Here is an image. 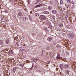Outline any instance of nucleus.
Masks as SVG:
<instances>
[{
    "label": "nucleus",
    "mask_w": 76,
    "mask_h": 76,
    "mask_svg": "<svg viewBox=\"0 0 76 76\" xmlns=\"http://www.w3.org/2000/svg\"><path fill=\"white\" fill-rule=\"evenodd\" d=\"M23 3L20 0H17V1H15V2L14 4V5H16L17 4L20 5V6H22Z\"/></svg>",
    "instance_id": "1"
},
{
    "label": "nucleus",
    "mask_w": 76,
    "mask_h": 76,
    "mask_svg": "<svg viewBox=\"0 0 76 76\" xmlns=\"http://www.w3.org/2000/svg\"><path fill=\"white\" fill-rule=\"evenodd\" d=\"M39 18L40 19L42 20H45L46 19L45 16L42 15L40 16Z\"/></svg>",
    "instance_id": "2"
},
{
    "label": "nucleus",
    "mask_w": 76,
    "mask_h": 76,
    "mask_svg": "<svg viewBox=\"0 0 76 76\" xmlns=\"http://www.w3.org/2000/svg\"><path fill=\"white\" fill-rule=\"evenodd\" d=\"M69 37L70 38H74L75 37V36L74 34L72 33H69Z\"/></svg>",
    "instance_id": "3"
},
{
    "label": "nucleus",
    "mask_w": 76,
    "mask_h": 76,
    "mask_svg": "<svg viewBox=\"0 0 76 76\" xmlns=\"http://www.w3.org/2000/svg\"><path fill=\"white\" fill-rule=\"evenodd\" d=\"M8 54L10 56L13 54V51L12 50L10 51L9 52H8Z\"/></svg>",
    "instance_id": "4"
},
{
    "label": "nucleus",
    "mask_w": 76,
    "mask_h": 76,
    "mask_svg": "<svg viewBox=\"0 0 76 76\" xmlns=\"http://www.w3.org/2000/svg\"><path fill=\"white\" fill-rule=\"evenodd\" d=\"M43 13L44 14H45V15H48L49 13H50V12L47 11H45L43 12Z\"/></svg>",
    "instance_id": "5"
},
{
    "label": "nucleus",
    "mask_w": 76,
    "mask_h": 76,
    "mask_svg": "<svg viewBox=\"0 0 76 76\" xmlns=\"http://www.w3.org/2000/svg\"><path fill=\"white\" fill-rule=\"evenodd\" d=\"M52 12L53 14H56L57 13V11L55 10H52Z\"/></svg>",
    "instance_id": "6"
},
{
    "label": "nucleus",
    "mask_w": 76,
    "mask_h": 76,
    "mask_svg": "<svg viewBox=\"0 0 76 76\" xmlns=\"http://www.w3.org/2000/svg\"><path fill=\"white\" fill-rule=\"evenodd\" d=\"M64 67L65 68H68L69 67V64H66L65 66H64Z\"/></svg>",
    "instance_id": "7"
},
{
    "label": "nucleus",
    "mask_w": 76,
    "mask_h": 76,
    "mask_svg": "<svg viewBox=\"0 0 76 76\" xmlns=\"http://www.w3.org/2000/svg\"><path fill=\"white\" fill-rule=\"evenodd\" d=\"M60 69H61V70H63V68H64L63 65V64H60Z\"/></svg>",
    "instance_id": "8"
},
{
    "label": "nucleus",
    "mask_w": 76,
    "mask_h": 76,
    "mask_svg": "<svg viewBox=\"0 0 76 76\" xmlns=\"http://www.w3.org/2000/svg\"><path fill=\"white\" fill-rule=\"evenodd\" d=\"M56 58L57 59H60V56L59 55V54H58L57 55V56L56 57Z\"/></svg>",
    "instance_id": "9"
},
{
    "label": "nucleus",
    "mask_w": 76,
    "mask_h": 76,
    "mask_svg": "<svg viewBox=\"0 0 76 76\" xmlns=\"http://www.w3.org/2000/svg\"><path fill=\"white\" fill-rule=\"evenodd\" d=\"M1 22H3L5 21V19L4 18V17H2L1 19Z\"/></svg>",
    "instance_id": "10"
},
{
    "label": "nucleus",
    "mask_w": 76,
    "mask_h": 76,
    "mask_svg": "<svg viewBox=\"0 0 76 76\" xmlns=\"http://www.w3.org/2000/svg\"><path fill=\"white\" fill-rule=\"evenodd\" d=\"M40 2H41V1H40V0H38L36 2V4H40Z\"/></svg>",
    "instance_id": "11"
},
{
    "label": "nucleus",
    "mask_w": 76,
    "mask_h": 76,
    "mask_svg": "<svg viewBox=\"0 0 76 76\" xmlns=\"http://www.w3.org/2000/svg\"><path fill=\"white\" fill-rule=\"evenodd\" d=\"M59 27H60V28H63V24H60L59 25Z\"/></svg>",
    "instance_id": "12"
},
{
    "label": "nucleus",
    "mask_w": 76,
    "mask_h": 76,
    "mask_svg": "<svg viewBox=\"0 0 76 76\" xmlns=\"http://www.w3.org/2000/svg\"><path fill=\"white\" fill-rule=\"evenodd\" d=\"M52 39V38L50 37H49L48 39V41H51Z\"/></svg>",
    "instance_id": "13"
},
{
    "label": "nucleus",
    "mask_w": 76,
    "mask_h": 76,
    "mask_svg": "<svg viewBox=\"0 0 76 76\" xmlns=\"http://www.w3.org/2000/svg\"><path fill=\"white\" fill-rule=\"evenodd\" d=\"M31 60L33 61H34V62H35V63H36V62L37 61V58L34 59H32Z\"/></svg>",
    "instance_id": "14"
},
{
    "label": "nucleus",
    "mask_w": 76,
    "mask_h": 76,
    "mask_svg": "<svg viewBox=\"0 0 76 76\" xmlns=\"http://www.w3.org/2000/svg\"><path fill=\"white\" fill-rule=\"evenodd\" d=\"M17 68L16 67H15L12 70V71L13 72H15V71H16V70Z\"/></svg>",
    "instance_id": "15"
},
{
    "label": "nucleus",
    "mask_w": 76,
    "mask_h": 76,
    "mask_svg": "<svg viewBox=\"0 0 76 76\" xmlns=\"http://www.w3.org/2000/svg\"><path fill=\"white\" fill-rule=\"evenodd\" d=\"M69 70H66L65 71V72L66 74H69Z\"/></svg>",
    "instance_id": "16"
},
{
    "label": "nucleus",
    "mask_w": 76,
    "mask_h": 76,
    "mask_svg": "<svg viewBox=\"0 0 76 76\" xmlns=\"http://www.w3.org/2000/svg\"><path fill=\"white\" fill-rule=\"evenodd\" d=\"M49 28H50V29H52V28H53V26H52L50 24L49 25Z\"/></svg>",
    "instance_id": "17"
},
{
    "label": "nucleus",
    "mask_w": 76,
    "mask_h": 76,
    "mask_svg": "<svg viewBox=\"0 0 76 76\" xmlns=\"http://www.w3.org/2000/svg\"><path fill=\"white\" fill-rule=\"evenodd\" d=\"M42 6V4H40V5H37L36 6V8H37V7H40V6Z\"/></svg>",
    "instance_id": "18"
},
{
    "label": "nucleus",
    "mask_w": 76,
    "mask_h": 76,
    "mask_svg": "<svg viewBox=\"0 0 76 76\" xmlns=\"http://www.w3.org/2000/svg\"><path fill=\"white\" fill-rule=\"evenodd\" d=\"M3 44V41L1 40H0V45H2Z\"/></svg>",
    "instance_id": "19"
},
{
    "label": "nucleus",
    "mask_w": 76,
    "mask_h": 76,
    "mask_svg": "<svg viewBox=\"0 0 76 76\" xmlns=\"http://www.w3.org/2000/svg\"><path fill=\"white\" fill-rule=\"evenodd\" d=\"M18 15L20 16H22V12H20L19 13Z\"/></svg>",
    "instance_id": "20"
},
{
    "label": "nucleus",
    "mask_w": 76,
    "mask_h": 76,
    "mask_svg": "<svg viewBox=\"0 0 76 76\" xmlns=\"http://www.w3.org/2000/svg\"><path fill=\"white\" fill-rule=\"evenodd\" d=\"M9 43V41L8 40H7L6 41V43L7 44H8Z\"/></svg>",
    "instance_id": "21"
},
{
    "label": "nucleus",
    "mask_w": 76,
    "mask_h": 76,
    "mask_svg": "<svg viewBox=\"0 0 76 76\" xmlns=\"http://www.w3.org/2000/svg\"><path fill=\"white\" fill-rule=\"evenodd\" d=\"M19 66H21V67L22 68H23V65H22V64H19Z\"/></svg>",
    "instance_id": "22"
},
{
    "label": "nucleus",
    "mask_w": 76,
    "mask_h": 76,
    "mask_svg": "<svg viewBox=\"0 0 76 76\" xmlns=\"http://www.w3.org/2000/svg\"><path fill=\"white\" fill-rule=\"evenodd\" d=\"M63 4V2L62 0H60V4Z\"/></svg>",
    "instance_id": "23"
},
{
    "label": "nucleus",
    "mask_w": 76,
    "mask_h": 76,
    "mask_svg": "<svg viewBox=\"0 0 76 76\" xmlns=\"http://www.w3.org/2000/svg\"><path fill=\"white\" fill-rule=\"evenodd\" d=\"M35 16H39V14L38 13H36L35 15Z\"/></svg>",
    "instance_id": "24"
},
{
    "label": "nucleus",
    "mask_w": 76,
    "mask_h": 76,
    "mask_svg": "<svg viewBox=\"0 0 76 76\" xmlns=\"http://www.w3.org/2000/svg\"><path fill=\"white\" fill-rule=\"evenodd\" d=\"M23 19L24 20H25L26 19V17H24L23 18Z\"/></svg>",
    "instance_id": "25"
},
{
    "label": "nucleus",
    "mask_w": 76,
    "mask_h": 76,
    "mask_svg": "<svg viewBox=\"0 0 76 76\" xmlns=\"http://www.w3.org/2000/svg\"><path fill=\"white\" fill-rule=\"evenodd\" d=\"M48 9L49 10H51V9H52V7H48Z\"/></svg>",
    "instance_id": "26"
},
{
    "label": "nucleus",
    "mask_w": 76,
    "mask_h": 76,
    "mask_svg": "<svg viewBox=\"0 0 76 76\" xmlns=\"http://www.w3.org/2000/svg\"><path fill=\"white\" fill-rule=\"evenodd\" d=\"M72 4H75V1H72V2H71Z\"/></svg>",
    "instance_id": "27"
},
{
    "label": "nucleus",
    "mask_w": 76,
    "mask_h": 76,
    "mask_svg": "<svg viewBox=\"0 0 76 76\" xmlns=\"http://www.w3.org/2000/svg\"><path fill=\"white\" fill-rule=\"evenodd\" d=\"M69 15V13H67L66 14V17L67 18L68 17V15Z\"/></svg>",
    "instance_id": "28"
},
{
    "label": "nucleus",
    "mask_w": 76,
    "mask_h": 76,
    "mask_svg": "<svg viewBox=\"0 0 76 76\" xmlns=\"http://www.w3.org/2000/svg\"><path fill=\"white\" fill-rule=\"evenodd\" d=\"M45 30L46 31H48V29L47 28H45Z\"/></svg>",
    "instance_id": "29"
},
{
    "label": "nucleus",
    "mask_w": 76,
    "mask_h": 76,
    "mask_svg": "<svg viewBox=\"0 0 76 76\" xmlns=\"http://www.w3.org/2000/svg\"><path fill=\"white\" fill-rule=\"evenodd\" d=\"M50 61H48L47 62V64H50Z\"/></svg>",
    "instance_id": "30"
},
{
    "label": "nucleus",
    "mask_w": 76,
    "mask_h": 76,
    "mask_svg": "<svg viewBox=\"0 0 76 76\" xmlns=\"http://www.w3.org/2000/svg\"><path fill=\"white\" fill-rule=\"evenodd\" d=\"M34 67L35 68H36V69H37V65H35Z\"/></svg>",
    "instance_id": "31"
},
{
    "label": "nucleus",
    "mask_w": 76,
    "mask_h": 76,
    "mask_svg": "<svg viewBox=\"0 0 76 76\" xmlns=\"http://www.w3.org/2000/svg\"><path fill=\"white\" fill-rule=\"evenodd\" d=\"M50 4H53V2L52 1H50Z\"/></svg>",
    "instance_id": "32"
},
{
    "label": "nucleus",
    "mask_w": 76,
    "mask_h": 76,
    "mask_svg": "<svg viewBox=\"0 0 76 76\" xmlns=\"http://www.w3.org/2000/svg\"><path fill=\"white\" fill-rule=\"evenodd\" d=\"M67 1L68 4L69 3H70V0H67Z\"/></svg>",
    "instance_id": "33"
},
{
    "label": "nucleus",
    "mask_w": 76,
    "mask_h": 76,
    "mask_svg": "<svg viewBox=\"0 0 76 76\" xmlns=\"http://www.w3.org/2000/svg\"><path fill=\"white\" fill-rule=\"evenodd\" d=\"M24 10H25L26 12H27V10L26 8L24 9Z\"/></svg>",
    "instance_id": "34"
},
{
    "label": "nucleus",
    "mask_w": 76,
    "mask_h": 76,
    "mask_svg": "<svg viewBox=\"0 0 76 76\" xmlns=\"http://www.w3.org/2000/svg\"><path fill=\"white\" fill-rule=\"evenodd\" d=\"M25 51V49H23L22 50V51Z\"/></svg>",
    "instance_id": "35"
},
{
    "label": "nucleus",
    "mask_w": 76,
    "mask_h": 76,
    "mask_svg": "<svg viewBox=\"0 0 76 76\" xmlns=\"http://www.w3.org/2000/svg\"><path fill=\"white\" fill-rule=\"evenodd\" d=\"M23 57H24V58H26V56L24 55L23 56Z\"/></svg>",
    "instance_id": "36"
},
{
    "label": "nucleus",
    "mask_w": 76,
    "mask_h": 76,
    "mask_svg": "<svg viewBox=\"0 0 76 76\" xmlns=\"http://www.w3.org/2000/svg\"><path fill=\"white\" fill-rule=\"evenodd\" d=\"M68 7H70V5L69 4Z\"/></svg>",
    "instance_id": "37"
},
{
    "label": "nucleus",
    "mask_w": 76,
    "mask_h": 76,
    "mask_svg": "<svg viewBox=\"0 0 76 76\" xmlns=\"http://www.w3.org/2000/svg\"><path fill=\"white\" fill-rule=\"evenodd\" d=\"M33 67H34V65H32V67H31L32 69V68H33Z\"/></svg>",
    "instance_id": "38"
},
{
    "label": "nucleus",
    "mask_w": 76,
    "mask_h": 76,
    "mask_svg": "<svg viewBox=\"0 0 76 76\" xmlns=\"http://www.w3.org/2000/svg\"><path fill=\"white\" fill-rule=\"evenodd\" d=\"M44 53V50H42V53Z\"/></svg>",
    "instance_id": "39"
},
{
    "label": "nucleus",
    "mask_w": 76,
    "mask_h": 76,
    "mask_svg": "<svg viewBox=\"0 0 76 76\" xmlns=\"http://www.w3.org/2000/svg\"><path fill=\"white\" fill-rule=\"evenodd\" d=\"M58 70V68H57V69H56V71Z\"/></svg>",
    "instance_id": "40"
},
{
    "label": "nucleus",
    "mask_w": 76,
    "mask_h": 76,
    "mask_svg": "<svg viewBox=\"0 0 76 76\" xmlns=\"http://www.w3.org/2000/svg\"><path fill=\"white\" fill-rule=\"evenodd\" d=\"M25 45H25V44L24 45H23V46H25Z\"/></svg>",
    "instance_id": "41"
},
{
    "label": "nucleus",
    "mask_w": 76,
    "mask_h": 76,
    "mask_svg": "<svg viewBox=\"0 0 76 76\" xmlns=\"http://www.w3.org/2000/svg\"><path fill=\"white\" fill-rule=\"evenodd\" d=\"M67 6V4H66V6Z\"/></svg>",
    "instance_id": "42"
},
{
    "label": "nucleus",
    "mask_w": 76,
    "mask_h": 76,
    "mask_svg": "<svg viewBox=\"0 0 76 76\" xmlns=\"http://www.w3.org/2000/svg\"><path fill=\"white\" fill-rule=\"evenodd\" d=\"M30 13H32V12L31 11Z\"/></svg>",
    "instance_id": "43"
},
{
    "label": "nucleus",
    "mask_w": 76,
    "mask_h": 76,
    "mask_svg": "<svg viewBox=\"0 0 76 76\" xmlns=\"http://www.w3.org/2000/svg\"><path fill=\"white\" fill-rule=\"evenodd\" d=\"M57 3H58V1H57V2H56Z\"/></svg>",
    "instance_id": "44"
},
{
    "label": "nucleus",
    "mask_w": 76,
    "mask_h": 76,
    "mask_svg": "<svg viewBox=\"0 0 76 76\" xmlns=\"http://www.w3.org/2000/svg\"><path fill=\"white\" fill-rule=\"evenodd\" d=\"M42 55H43V54H42Z\"/></svg>",
    "instance_id": "45"
},
{
    "label": "nucleus",
    "mask_w": 76,
    "mask_h": 76,
    "mask_svg": "<svg viewBox=\"0 0 76 76\" xmlns=\"http://www.w3.org/2000/svg\"><path fill=\"white\" fill-rule=\"evenodd\" d=\"M13 1H14V0H12Z\"/></svg>",
    "instance_id": "46"
},
{
    "label": "nucleus",
    "mask_w": 76,
    "mask_h": 76,
    "mask_svg": "<svg viewBox=\"0 0 76 76\" xmlns=\"http://www.w3.org/2000/svg\"><path fill=\"white\" fill-rule=\"evenodd\" d=\"M24 64H23V66H24Z\"/></svg>",
    "instance_id": "47"
},
{
    "label": "nucleus",
    "mask_w": 76,
    "mask_h": 76,
    "mask_svg": "<svg viewBox=\"0 0 76 76\" xmlns=\"http://www.w3.org/2000/svg\"><path fill=\"white\" fill-rule=\"evenodd\" d=\"M35 4H36V3H35Z\"/></svg>",
    "instance_id": "48"
},
{
    "label": "nucleus",
    "mask_w": 76,
    "mask_h": 76,
    "mask_svg": "<svg viewBox=\"0 0 76 76\" xmlns=\"http://www.w3.org/2000/svg\"><path fill=\"white\" fill-rule=\"evenodd\" d=\"M0 76H1V75H0Z\"/></svg>",
    "instance_id": "49"
}]
</instances>
